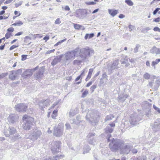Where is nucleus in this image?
I'll list each match as a JSON object with an SVG mask.
<instances>
[{
	"mask_svg": "<svg viewBox=\"0 0 160 160\" xmlns=\"http://www.w3.org/2000/svg\"><path fill=\"white\" fill-rule=\"evenodd\" d=\"M4 133L6 137H9V138L13 141L21 138L14 127H9L8 129L4 130Z\"/></svg>",
	"mask_w": 160,
	"mask_h": 160,
	"instance_id": "obj_1",
	"label": "nucleus"
},
{
	"mask_svg": "<svg viewBox=\"0 0 160 160\" xmlns=\"http://www.w3.org/2000/svg\"><path fill=\"white\" fill-rule=\"evenodd\" d=\"M22 119L24 122L22 126L23 128L26 130H30L34 122L33 118L27 115H25L23 116Z\"/></svg>",
	"mask_w": 160,
	"mask_h": 160,
	"instance_id": "obj_2",
	"label": "nucleus"
},
{
	"mask_svg": "<svg viewBox=\"0 0 160 160\" xmlns=\"http://www.w3.org/2000/svg\"><path fill=\"white\" fill-rule=\"evenodd\" d=\"M42 134V132L40 130L34 129L32 130L30 132L26 134L25 136L26 138L30 139L34 141L39 138Z\"/></svg>",
	"mask_w": 160,
	"mask_h": 160,
	"instance_id": "obj_3",
	"label": "nucleus"
},
{
	"mask_svg": "<svg viewBox=\"0 0 160 160\" xmlns=\"http://www.w3.org/2000/svg\"><path fill=\"white\" fill-rule=\"evenodd\" d=\"M79 52V50L78 48L67 52L64 54L65 59L66 61H72L75 58L76 54Z\"/></svg>",
	"mask_w": 160,
	"mask_h": 160,
	"instance_id": "obj_4",
	"label": "nucleus"
},
{
	"mask_svg": "<svg viewBox=\"0 0 160 160\" xmlns=\"http://www.w3.org/2000/svg\"><path fill=\"white\" fill-rule=\"evenodd\" d=\"M88 14V11L85 9H79L76 10L75 16L79 18L83 19Z\"/></svg>",
	"mask_w": 160,
	"mask_h": 160,
	"instance_id": "obj_5",
	"label": "nucleus"
},
{
	"mask_svg": "<svg viewBox=\"0 0 160 160\" xmlns=\"http://www.w3.org/2000/svg\"><path fill=\"white\" fill-rule=\"evenodd\" d=\"M124 143V142L122 143L117 142L114 144H112V143L109 144V146L111 151L113 152H115L118 150H122L123 148H122V146Z\"/></svg>",
	"mask_w": 160,
	"mask_h": 160,
	"instance_id": "obj_6",
	"label": "nucleus"
},
{
	"mask_svg": "<svg viewBox=\"0 0 160 160\" xmlns=\"http://www.w3.org/2000/svg\"><path fill=\"white\" fill-rule=\"evenodd\" d=\"M63 133V127L58 125L54 128L53 135L57 137L61 136Z\"/></svg>",
	"mask_w": 160,
	"mask_h": 160,
	"instance_id": "obj_7",
	"label": "nucleus"
},
{
	"mask_svg": "<svg viewBox=\"0 0 160 160\" xmlns=\"http://www.w3.org/2000/svg\"><path fill=\"white\" fill-rule=\"evenodd\" d=\"M61 144L60 141H54L52 144V146L51 147V150L52 152L54 154L59 152L60 151V146Z\"/></svg>",
	"mask_w": 160,
	"mask_h": 160,
	"instance_id": "obj_8",
	"label": "nucleus"
},
{
	"mask_svg": "<svg viewBox=\"0 0 160 160\" xmlns=\"http://www.w3.org/2000/svg\"><path fill=\"white\" fill-rule=\"evenodd\" d=\"M27 108V106L23 103L18 104L15 106L16 110L19 112H26Z\"/></svg>",
	"mask_w": 160,
	"mask_h": 160,
	"instance_id": "obj_9",
	"label": "nucleus"
},
{
	"mask_svg": "<svg viewBox=\"0 0 160 160\" xmlns=\"http://www.w3.org/2000/svg\"><path fill=\"white\" fill-rule=\"evenodd\" d=\"M80 56L81 57L85 58L87 55L90 54V50L88 47H86L81 49Z\"/></svg>",
	"mask_w": 160,
	"mask_h": 160,
	"instance_id": "obj_10",
	"label": "nucleus"
},
{
	"mask_svg": "<svg viewBox=\"0 0 160 160\" xmlns=\"http://www.w3.org/2000/svg\"><path fill=\"white\" fill-rule=\"evenodd\" d=\"M49 100L48 99L40 101L38 103L40 108L42 109L43 108L47 107L49 104Z\"/></svg>",
	"mask_w": 160,
	"mask_h": 160,
	"instance_id": "obj_11",
	"label": "nucleus"
},
{
	"mask_svg": "<svg viewBox=\"0 0 160 160\" xmlns=\"http://www.w3.org/2000/svg\"><path fill=\"white\" fill-rule=\"evenodd\" d=\"M37 68L34 69V70L32 69H28L24 72L22 74V76L24 78H26L30 77L32 74L34 70H35Z\"/></svg>",
	"mask_w": 160,
	"mask_h": 160,
	"instance_id": "obj_12",
	"label": "nucleus"
},
{
	"mask_svg": "<svg viewBox=\"0 0 160 160\" xmlns=\"http://www.w3.org/2000/svg\"><path fill=\"white\" fill-rule=\"evenodd\" d=\"M8 119L10 122L13 123L18 121V116L17 115L12 114L9 115Z\"/></svg>",
	"mask_w": 160,
	"mask_h": 160,
	"instance_id": "obj_13",
	"label": "nucleus"
},
{
	"mask_svg": "<svg viewBox=\"0 0 160 160\" xmlns=\"http://www.w3.org/2000/svg\"><path fill=\"white\" fill-rule=\"evenodd\" d=\"M44 72V69L43 68H41L37 72L35 75V77L36 79H39L42 77L43 76V73Z\"/></svg>",
	"mask_w": 160,
	"mask_h": 160,
	"instance_id": "obj_14",
	"label": "nucleus"
},
{
	"mask_svg": "<svg viewBox=\"0 0 160 160\" xmlns=\"http://www.w3.org/2000/svg\"><path fill=\"white\" fill-rule=\"evenodd\" d=\"M78 112V109L77 108L71 109L68 113L69 118H71L75 116Z\"/></svg>",
	"mask_w": 160,
	"mask_h": 160,
	"instance_id": "obj_15",
	"label": "nucleus"
},
{
	"mask_svg": "<svg viewBox=\"0 0 160 160\" xmlns=\"http://www.w3.org/2000/svg\"><path fill=\"white\" fill-rule=\"evenodd\" d=\"M71 120L72 121V122L71 121V123H75L77 125H78L81 122V117L80 115H78L76 117V120L75 119H72Z\"/></svg>",
	"mask_w": 160,
	"mask_h": 160,
	"instance_id": "obj_16",
	"label": "nucleus"
},
{
	"mask_svg": "<svg viewBox=\"0 0 160 160\" xmlns=\"http://www.w3.org/2000/svg\"><path fill=\"white\" fill-rule=\"evenodd\" d=\"M63 155H58L55 157L47 158L45 159L44 160H57L58 159L63 158Z\"/></svg>",
	"mask_w": 160,
	"mask_h": 160,
	"instance_id": "obj_17",
	"label": "nucleus"
},
{
	"mask_svg": "<svg viewBox=\"0 0 160 160\" xmlns=\"http://www.w3.org/2000/svg\"><path fill=\"white\" fill-rule=\"evenodd\" d=\"M118 10L112 9H108L109 13L112 17H114L118 13Z\"/></svg>",
	"mask_w": 160,
	"mask_h": 160,
	"instance_id": "obj_18",
	"label": "nucleus"
},
{
	"mask_svg": "<svg viewBox=\"0 0 160 160\" xmlns=\"http://www.w3.org/2000/svg\"><path fill=\"white\" fill-rule=\"evenodd\" d=\"M61 58L60 56H57L55 58L52 62L51 64L52 66H54L59 62Z\"/></svg>",
	"mask_w": 160,
	"mask_h": 160,
	"instance_id": "obj_19",
	"label": "nucleus"
},
{
	"mask_svg": "<svg viewBox=\"0 0 160 160\" xmlns=\"http://www.w3.org/2000/svg\"><path fill=\"white\" fill-rule=\"evenodd\" d=\"M11 73L9 76V78L12 80H14L18 77L17 75L15 73V72L14 71H11Z\"/></svg>",
	"mask_w": 160,
	"mask_h": 160,
	"instance_id": "obj_20",
	"label": "nucleus"
},
{
	"mask_svg": "<svg viewBox=\"0 0 160 160\" xmlns=\"http://www.w3.org/2000/svg\"><path fill=\"white\" fill-rule=\"evenodd\" d=\"M74 27L75 29H81L82 30H84V27L78 24L74 23Z\"/></svg>",
	"mask_w": 160,
	"mask_h": 160,
	"instance_id": "obj_21",
	"label": "nucleus"
},
{
	"mask_svg": "<svg viewBox=\"0 0 160 160\" xmlns=\"http://www.w3.org/2000/svg\"><path fill=\"white\" fill-rule=\"evenodd\" d=\"M147 158L146 156H142L138 157H136L133 160H147Z\"/></svg>",
	"mask_w": 160,
	"mask_h": 160,
	"instance_id": "obj_22",
	"label": "nucleus"
},
{
	"mask_svg": "<svg viewBox=\"0 0 160 160\" xmlns=\"http://www.w3.org/2000/svg\"><path fill=\"white\" fill-rule=\"evenodd\" d=\"M89 151V146H85L83 148V154H85L88 152Z\"/></svg>",
	"mask_w": 160,
	"mask_h": 160,
	"instance_id": "obj_23",
	"label": "nucleus"
},
{
	"mask_svg": "<svg viewBox=\"0 0 160 160\" xmlns=\"http://www.w3.org/2000/svg\"><path fill=\"white\" fill-rule=\"evenodd\" d=\"M82 62V60H75L73 62V64L74 65H79Z\"/></svg>",
	"mask_w": 160,
	"mask_h": 160,
	"instance_id": "obj_24",
	"label": "nucleus"
},
{
	"mask_svg": "<svg viewBox=\"0 0 160 160\" xmlns=\"http://www.w3.org/2000/svg\"><path fill=\"white\" fill-rule=\"evenodd\" d=\"M57 112L58 110L56 109L54 110L51 115V117L53 119L55 118L57 116Z\"/></svg>",
	"mask_w": 160,
	"mask_h": 160,
	"instance_id": "obj_25",
	"label": "nucleus"
},
{
	"mask_svg": "<svg viewBox=\"0 0 160 160\" xmlns=\"http://www.w3.org/2000/svg\"><path fill=\"white\" fill-rule=\"evenodd\" d=\"M23 24V22H22L21 21H18L17 22L14 23L12 25V26H20L21 25H22Z\"/></svg>",
	"mask_w": 160,
	"mask_h": 160,
	"instance_id": "obj_26",
	"label": "nucleus"
},
{
	"mask_svg": "<svg viewBox=\"0 0 160 160\" xmlns=\"http://www.w3.org/2000/svg\"><path fill=\"white\" fill-rule=\"evenodd\" d=\"M106 132L108 133H111L113 131V128L109 126H107L106 128Z\"/></svg>",
	"mask_w": 160,
	"mask_h": 160,
	"instance_id": "obj_27",
	"label": "nucleus"
},
{
	"mask_svg": "<svg viewBox=\"0 0 160 160\" xmlns=\"http://www.w3.org/2000/svg\"><path fill=\"white\" fill-rule=\"evenodd\" d=\"M151 75L148 73H146L143 75V78L145 79H149L150 78Z\"/></svg>",
	"mask_w": 160,
	"mask_h": 160,
	"instance_id": "obj_28",
	"label": "nucleus"
},
{
	"mask_svg": "<svg viewBox=\"0 0 160 160\" xmlns=\"http://www.w3.org/2000/svg\"><path fill=\"white\" fill-rule=\"evenodd\" d=\"M125 2L129 6H132L133 5V2L131 0H126L125 1Z\"/></svg>",
	"mask_w": 160,
	"mask_h": 160,
	"instance_id": "obj_29",
	"label": "nucleus"
},
{
	"mask_svg": "<svg viewBox=\"0 0 160 160\" xmlns=\"http://www.w3.org/2000/svg\"><path fill=\"white\" fill-rule=\"evenodd\" d=\"M160 62V59H157L155 61H153L152 62V64L153 66H154Z\"/></svg>",
	"mask_w": 160,
	"mask_h": 160,
	"instance_id": "obj_30",
	"label": "nucleus"
},
{
	"mask_svg": "<svg viewBox=\"0 0 160 160\" xmlns=\"http://www.w3.org/2000/svg\"><path fill=\"white\" fill-rule=\"evenodd\" d=\"M86 120L88 121L89 122H90V112H89V111H88V112L87 115L86 116Z\"/></svg>",
	"mask_w": 160,
	"mask_h": 160,
	"instance_id": "obj_31",
	"label": "nucleus"
},
{
	"mask_svg": "<svg viewBox=\"0 0 160 160\" xmlns=\"http://www.w3.org/2000/svg\"><path fill=\"white\" fill-rule=\"evenodd\" d=\"M88 91L87 90L84 91L82 93L81 97L82 98H84L88 94Z\"/></svg>",
	"mask_w": 160,
	"mask_h": 160,
	"instance_id": "obj_32",
	"label": "nucleus"
},
{
	"mask_svg": "<svg viewBox=\"0 0 160 160\" xmlns=\"http://www.w3.org/2000/svg\"><path fill=\"white\" fill-rule=\"evenodd\" d=\"M13 71L15 72V73H16V74L17 75V76H18V75L19 74H21L22 72V70L21 69H18L17 71L13 70Z\"/></svg>",
	"mask_w": 160,
	"mask_h": 160,
	"instance_id": "obj_33",
	"label": "nucleus"
},
{
	"mask_svg": "<svg viewBox=\"0 0 160 160\" xmlns=\"http://www.w3.org/2000/svg\"><path fill=\"white\" fill-rule=\"evenodd\" d=\"M84 71H83L82 72V73H81V74L79 75V76H78L76 78V79H75V81H78L80 79V78H81V76H82L84 74Z\"/></svg>",
	"mask_w": 160,
	"mask_h": 160,
	"instance_id": "obj_34",
	"label": "nucleus"
},
{
	"mask_svg": "<svg viewBox=\"0 0 160 160\" xmlns=\"http://www.w3.org/2000/svg\"><path fill=\"white\" fill-rule=\"evenodd\" d=\"M66 39H67L66 38H65V39H64L63 40H61V41H59V42H57L54 45V46H57L59 45V44H61V43H62L63 42H65L66 40Z\"/></svg>",
	"mask_w": 160,
	"mask_h": 160,
	"instance_id": "obj_35",
	"label": "nucleus"
},
{
	"mask_svg": "<svg viewBox=\"0 0 160 160\" xmlns=\"http://www.w3.org/2000/svg\"><path fill=\"white\" fill-rule=\"evenodd\" d=\"M65 126L67 129L70 130L71 129V127L69 123L67 122L65 124Z\"/></svg>",
	"mask_w": 160,
	"mask_h": 160,
	"instance_id": "obj_36",
	"label": "nucleus"
},
{
	"mask_svg": "<svg viewBox=\"0 0 160 160\" xmlns=\"http://www.w3.org/2000/svg\"><path fill=\"white\" fill-rule=\"evenodd\" d=\"M23 2L22 1H20L18 3H15V7L16 8H18L19 6H21L22 3Z\"/></svg>",
	"mask_w": 160,
	"mask_h": 160,
	"instance_id": "obj_37",
	"label": "nucleus"
},
{
	"mask_svg": "<svg viewBox=\"0 0 160 160\" xmlns=\"http://www.w3.org/2000/svg\"><path fill=\"white\" fill-rule=\"evenodd\" d=\"M153 108L159 113H160V109L157 107L155 105H153Z\"/></svg>",
	"mask_w": 160,
	"mask_h": 160,
	"instance_id": "obj_38",
	"label": "nucleus"
},
{
	"mask_svg": "<svg viewBox=\"0 0 160 160\" xmlns=\"http://www.w3.org/2000/svg\"><path fill=\"white\" fill-rule=\"evenodd\" d=\"M61 23V21H60V19L59 18H57L55 22V23L56 24H60Z\"/></svg>",
	"mask_w": 160,
	"mask_h": 160,
	"instance_id": "obj_39",
	"label": "nucleus"
},
{
	"mask_svg": "<svg viewBox=\"0 0 160 160\" xmlns=\"http://www.w3.org/2000/svg\"><path fill=\"white\" fill-rule=\"evenodd\" d=\"M153 22H160V17H158L157 18H154L153 20Z\"/></svg>",
	"mask_w": 160,
	"mask_h": 160,
	"instance_id": "obj_40",
	"label": "nucleus"
},
{
	"mask_svg": "<svg viewBox=\"0 0 160 160\" xmlns=\"http://www.w3.org/2000/svg\"><path fill=\"white\" fill-rule=\"evenodd\" d=\"M11 33L9 32H7V33L5 34V38L6 39H8L9 38L11 35Z\"/></svg>",
	"mask_w": 160,
	"mask_h": 160,
	"instance_id": "obj_41",
	"label": "nucleus"
},
{
	"mask_svg": "<svg viewBox=\"0 0 160 160\" xmlns=\"http://www.w3.org/2000/svg\"><path fill=\"white\" fill-rule=\"evenodd\" d=\"M27 55H22V60L24 61L27 59Z\"/></svg>",
	"mask_w": 160,
	"mask_h": 160,
	"instance_id": "obj_42",
	"label": "nucleus"
},
{
	"mask_svg": "<svg viewBox=\"0 0 160 160\" xmlns=\"http://www.w3.org/2000/svg\"><path fill=\"white\" fill-rule=\"evenodd\" d=\"M18 47V45H13L12 46L10 47V48H9V50H12L13 49H14V48H16Z\"/></svg>",
	"mask_w": 160,
	"mask_h": 160,
	"instance_id": "obj_43",
	"label": "nucleus"
},
{
	"mask_svg": "<svg viewBox=\"0 0 160 160\" xmlns=\"http://www.w3.org/2000/svg\"><path fill=\"white\" fill-rule=\"evenodd\" d=\"M160 10V8H156L155 10L153 11V15H155L159 11V10Z\"/></svg>",
	"mask_w": 160,
	"mask_h": 160,
	"instance_id": "obj_44",
	"label": "nucleus"
},
{
	"mask_svg": "<svg viewBox=\"0 0 160 160\" xmlns=\"http://www.w3.org/2000/svg\"><path fill=\"white\" fill-rule=\"evenodd\" d=\"M153 30L155 32L158 31L160 32V28L158 27H155L153 28Z\"/></svg>",
	"mask_w": 160,
	"mask_h": 160,
	"instance_id": "obj_45",
	"label": "nucleus"
},
{
	"mask_svg": "<svg viewBox=\"0 0 160 160\" xmlns=\"http://www.w3.org/2000/svg\"><path fill=\"white\" fill-rule=\"evenodd\" d=\"M109 127L111 128H114L115 126V123L114 122H112L111 123L109 124Z\"/></svg>",
	"mask_w": 160,
	"mask_h": 160,
	"instance_id": "obj_46",
	"label": "nucleus"
},
{
	"mask_svg": "<svg viewBox=\"0 0 160 160\" xmlns=\"http://www.w3.org/2000/svg\"><path fill=\"white\" fill-rule=\"evenodd\" d=\"M14 30V29L12 27L10 28L7 29V31L8 32H13Z\"/></svg>",
	"mask_w": 160,
	"mask_h": 160,
	"instance_id": "obj_47",
	"label": "nucleus"
},
{
	"mask_svg": "<svg viewBox=\"0 0 160 160\" xmlns=\"http://www.w3.org/2000/svg\"><path fill=\"white\" fill-rule=\"evenodd\" d=\"M54 51V49L51 50H48L46 52V54H49L50 53L53 52Z\"/></svg>",
	"mask_w": 160,
	"mask_h": 160,
	"instance_id": "obj_48",
	"label": "nucleus"
},
{
	"mask_svg": "<svg viewBox=\"0 0 160 160\" xmlns=\"http://www.w3.org/2000/svg\"><path fill=\"white\" fill-rule=\"evenodd\" d=\"M13 0H7L4 3V4H8L10 3Z\"/></svg>",
	"mask_w": 160,
	"mask_h": 160,
	"instance_id": "obj_49",
	"label": "nucleus"
},
{
	"mask_svg": "<svg viewBox=\"0 0 160 160\" xmlns=\"http://www.w3.org/2000/svg\"><path fill=\"white\" fill-rule=\"evenodd\" d=\"M132 152L133 153L135 154L138 152V150L137 149L134 148L132 150Z\"/></svg>",
	"mask_w": 160,
	"mask_h": 160,
	"instance_id": "obj_50",
	"label": "nucleus"
},
{
	"mask_svg": "<svg viewBox=\"0 0 160 160\" xmlns=\"http://www.w3.org/2000/svg\"><path fill=\"white\" fill-rule=\"evenodd\" d=\"M23 33V32H18L15 35V36H20Z\"/></svg>",
	"mask_w": 160,
	"mask_h": 160,
	"instance_id": "obj_51",
	"label": "nucleus"
},
{
	"mask_svg": "<svg viewBox=\"0 0 160 160\" xmlns=\"http://www.w3.org/2000/svg\"><path fill=\"white\" fill-rule=\"evenodd\" d=\"M90 38V34H87L85 36L84 38L85 40H86L88 39V38Z\"/></svg>",
	"mask_w": 160,
	"mask_h": 160,
	"instance_id": "obj_52",
	"label": "nucleus"
},
{
	"mask_svg": "<svg viewBox=\"0 0 160 160\" xmlns=\"http://www.w3.org/2000/svg\"><path fill=\"white\" fill-rule=\"evenodd\" d=\"M98 2V0H94V2L93 1H91V5H93L94 4H96L97 2Z\"/></svg>",
	"mask_w": 160,
	"mask_h": 160,
	"instance_id": "obj_53",
	"label": "nucleus"
},
{
	"mask_svg": "<svg viewBox=\"0 0 160 160\" xmlns=\"http://www.w3.org/2000/svg\"><path fill=\"white\" fill-rule=\"evenodd\" d=\"M64 9L66 11H69L70 9L69 7L68 6H66L64 8Z\"/></svg>",
	"mask_w": 160,
	"mask_h": 160,
	"instance_id": "obj_54",
	"label": "nucleus"
},
{
	"mask_svg": "<svg viewBox=\"0 0 160 160\" xmlns=\"http://www.w3.org/2000/svg\"><path fill=\"white\" fill-rule=\"evenodd\" d=\"M58 102H54L51 108H54L55 106L56 105H57L58 104Z\"/></svg>",
	"mask_w": 160,
	"mask_h": 160,
	"instance_id": "obj_55",
	"label": "nucleus"
},
{
	"mask_svg": "<svg viewBox=\"0 0 160 160\" xmlns=\"http://www.w3.org/2000/svg\"><path fill=\"white\" fill-rule=\"evenodd\" d=\"M1 75V78H2L7 75V73H2Z\"/></svg>",
	"mask_w": 160,
	"mask_h": 160,
	"instance_id": "obj_56",
	"label": "nucleus"
},
{
	"mask_svg": "<svg viewBox=\"0 0 160 160\" xmlns=\"http://www.w3.org/2000/svg\"><path fill=\"white\" fill-rule=\"evenodd\" d=\"M5 47V44L1 46H0V50H3L4 48Z\"/></svg>",
	"mask_w": 160,
	"mask_h": 160,
	"instance_id": "obj_57",
	"label": "nucleus"
},
{
	"mask_svg": "<svg viewBox=\"0 0 160 160\" xmlns=\"http://www.w3.org/2000/svg\"><path fill=\"white\" fill-rule=\"evenodd\" d=\"M49 36H45L43 39L44 40H46V41L48 40L49 39Z\"/></svg>",
	"mask_w": 160,
	"mask_h": 160,
	"instance_id": "obj_58",
	"label": "nucleus"
},
{
	"mask_svg": "<svg viewBox=\"0 0 160 160\" xmlns=\"http://www.w3.org/2000/svg\"><path fill=\"white\" fill-rule=\"evenodd\" d=\"M125 17L124 15L122 14H120L119 16V18H124Z\"/></svg>",
	"mask_w": 160,
	"mask_h": 160,
	"instance_id": "obj_59",
	"label": "nucleus"
},
{
	"mask_svg": "<svg viewBox=\"0 0 160 160\" xmlns=\"http://www.w3.org/2000/svg\"><path fill=\"white\" fill-rule=\"evenodd\" d=\"M90 75V69L89 70L88 72V76L87 78L86 79V80H87L88 79H89L90 78V77H89Z\"/></svg>",
	"mask_w": 160,
	"mask_h": 160,
	"instance_id": "obj_60",
	"label": "nucleus"
},
{
	"mask_svg": "<svg viewBox=\"0 0 160 160\" xmlns=\"http://www.w3.org/2000/svg\"><path fill=\"white\" fill-rule=\"evenodd\" d=\"M5 11L4 10L0 12V15H3Z\"/></svg>",
	"mask_w": 160,
	"mask_h": 160,
	"instance_id": "obj_61",
	"label": "nucleus"
},
{
	"mask_svg": "<svg viewBox=\"0 0 160 160\" xmlns=\"http://www.w3.org/2000/svg\"><path fill=\"white\" fill-rule=\"evenodd\" d=\"M146 65L147 66H150V63L148 61H147L146 62Z\"/></svg>",
	"mask_w": 160,
	"mask_h": 160,
	"instance_id": "obj_62",
	"label": "nucleus"
},
{
	"mask_svg": "<svg viewBox=\"0 0 160 160\" xmlns=\"http://www.w3.org/2000/svg\"><path fill=\"white\" fill-rule=\"evenodd\" d=\"M8 8V7L6 6H4L2 7V9L4 10H6Z\"/></svg>",
	"mask_w": 160,
	"mask_h": 160,
	"instance_id": "obj_63",
	"label": "nucleus"
},
{
	"mask_svg": "<svg viewBox=\"0 0 160 160\" xmlns=\"http://www.w3.org/2000/svg\"><path fill=\"white\" fill-rule=\"evenodd\" d=\"M99 9H97L95 10L92 12V13H94L97 12L98 11Z\"/></svg>",
	"mask_w": 160,
	"mask_h": 160,
	"instance_id": "obj_64",
	"label": "nucleus"
}]
</instances>
